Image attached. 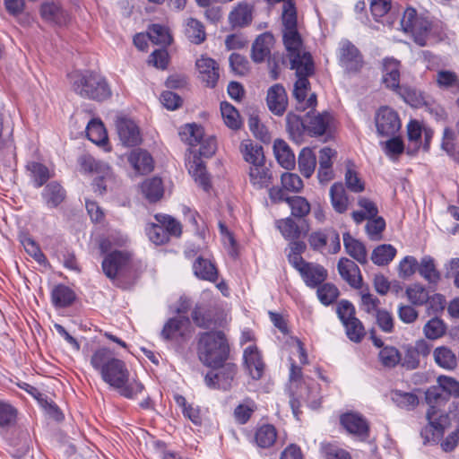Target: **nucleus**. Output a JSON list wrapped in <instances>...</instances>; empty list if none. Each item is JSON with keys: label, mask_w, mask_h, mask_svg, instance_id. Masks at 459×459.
Instances as JSON below:
<instances>
[{"label": "nucleus", "mask_w": 459, "mask_h": 459, "mask_svg": "<svg viewBox=\"0 0 459 459\" xmlns=\"http://www.w3.org/2000/svg\"><path fill=\"white\" fill-rule=\"evenodd\" d=\"M91 365L100 374L105 383L125 398L134 399L144 389L139 380L130 379L126 363L108 348L96 350L91 357Z\"/></svg>", "instance_id": "obj_1"}, {"label": "nucleus", "mask_w": 459, "mask_h": 459, "mask_svg": "<svg viewBox=\"0 0 459 459\" xmlns=\"http://www.w3.org/2000/svg\"><path fill=\"white\" fill-rule=\"evenodd\" d=\"M197 354L204 365L212 368H219L230 356V345L225 333L220 330L200 333Z\"/></svg>", "instance_id": "obj_2"}, {"label": "nucleus", "mask_w": 459, "mask_h": 459, "mask_svg": "<svg viewBox=\"0 0 459 459\" xmlns=\"http://www.w3.org/2000/svg\"><path fill=\"white\" fill-rule=\"evenodd\" d=\"M72 90L80 97L103 101L111 96V90L106 79L99 74L86 71L69 74Z\"/></svg>", "instance_id": "obj_3"}, {"label": "nucleus", "mask_w": 459, "mask_h": 459, "mask_svg": "<svg viewBox=\"0 0 459 459\" xmlns=\"http://www.w3.org/2000/svg\"><path fill=\"white\" fill-rule=\"evenodd\" d=\"M403 31L411 33L414 41L421 47L427 45L429 35L436 34L437 24H434L423 16L418 15L417 11L412 7L404 10L400 22Z\"/></svg>", "instance_id": "obj_4"}, {"label": "nucleus", "mask_w": 459, "mask_h": 459, "mask_svg": "<svg viewBox=\"0 0 459 459\" xmlns=\"http://www.w3.org/2000/svg\"><path fill=\"white\" fill-rule=\"evenodd\" d=\"M160 337L163 341L170 342L177 347L184 346L192 337L189 318L186 316L169 318L163 325Z\"/></svg>", "instance_id": "obj_5"}, {"label": "nucleus", "mask_w": 459, "mask_h": 459, "mask_svg": "<svg viewBox=\"0 0 459 459\" xmlns=\"http://www.w3.org/2000/svg\"><path fill=\"white\" fill-rule=\"evenodd\" d=\"M426 418L429 423L421 429L420 436L425 445L435 444L444 435L445 429L449 426V416L440 409L431 406L427 411Z\"/></svg>", "instance_id": "obj_6"}, {"label": "nucleus", "mask_w": 459, "mask_h": 459, "mask_svg": "<svg viewBox=\"0 0 459 459\" xmlns=\"http://www.w3.org/2000/svg\"><path fill=\"white\" fill-rule=\"evenodd\" d=\"M338 56L341 67L349 74H359L364 66L361 52L348 39L341 41Z\"/></svg>", "instance_id": "obj_7"}, {"label": "nucleus", "mask_w": 459, "mask_h": 459, "mask_svg": "<svg viewBox=\"0 0 459 459\" xmlns=\"http://www.w3.org/2000/svg\"><path fill=\"white\" fill-rule=\"evenodd\" d=\"M394 92L402 98L405 103L413 108H425L426 110L433 114L437 119L442 118L445 115V111L442 108L429 103L425 100L423 94L415 88L403 84L395 89Z\"/></svg>", "instance_id": "obj_8"}, {"label": "nucleus", "mask_w": 459, "mask_h": 459, "mask_svg": "<svg viewBox=\"0 0 459 459\" xmlns=\"http://www.w3.org/2000/svg\"><path fill=\"white\" fill-rule=\"evenodd\" d=\"M283 43L288 52L290 67L302 65L309 60L314 63L308 52H301V38L297 29L283 30Z\"/></svg>", "instance_id": "obj_9"}, {"label": "nucleus", "mask_w": 459, "mask_h": 459, "mask_svg": "<svg viewBox=\"0 0 459 459\" xmlns=\"http://www.w3.org/2000/svg\"><path fill=\"white\" fill-rule=\"evenodd\" d=\"M218 368L217 372L210 371L205 375V385L212 389L230 390L238 372L237 365L224 362Z\"/></svg>", "instance_id": "obj_10"}, {"label": "nucleus", "mask_w": 459, "mask_h": 459, "mask_svg": "<svg viewBox=\"0 0 459 459\" xmlns=\"http://www.w3.org/2000/svg\"><path fill=\"white\" fill-rule=\"evenodd\" d=\"M377 134L381 136L394 135L401 128L397 112L389 107H381L375 117Z\"/></svg>", "instance_id": "obj_11"}, {"label": "nucleus", "mask_w": 459, "mask_h": 459, "mask_svg": "<svg viewBox=\"0 0 459 459\" xmlns=\"http://www.w3.org/2000/svg\"><path fill=\"white\" fill-rule=\"evenodd\" d=\"M341 425L346 431L365 441L369 437V424L366 418L357 412H346L340 417Z\"/></svg>", "instance_id": "obj_12"}, {"label": "nucleus", "mask_w": 459, "mask_h": 459, "mask_svg": "<svg viewBox=\"0 0 459 459\" xmlns=\"http://www.w3.org/2000/svg\"><path fill=\"white\" fill-rule=\"evenodd\" d=\"M290 69L295 70L298 78L294 84L293 95L300 106L307 99V90L310 85L308 77L314 74L315 65L314 63H310L308 60L302 65L290 67Z\"/></svg>", "instance_id": "obj_13"}, {"label": "nucleus", "mask_w": 459, "mask_h": 459, "mask_svg": "<svg viewBox=\"0 0 459 459\" xmlns=\"http://www.w3.org/2000/svg\"><path fill=\"white\" fill-rule=\"evenodd\" d=\"M116 126L119 140L123 145L134 147L142 143L139 126L132 119L126 117L118 118Z\"/></svg>", "instance_id": "obj_14"}, {"label": "nucleus", "mask_w": 459, "mask_h": 459, "mask_svg": "<svg viewBox=\"0 0 459 459\" xmlns=\"http://www.w3.org/2000/svg\"><path fill=\"white\" fill-rule=\"evenodd\" d=\"M195 66L199 73V78L207 87L214 88L220 78L219 64L207 56H201L195 61Z\"/></svg>", "instance_id": "obj_15"}, {"label": "nucleus", "mask_w": 459, "mask_h": 459, "mask_svg": "<svg viewBox=\"0 0 459 459\" xmlns=\"http://www.w3.org/2000/svg\"><path fill=\"white\" fill-rule=\"evenodd\" d=\"M337 270L343 281L351 288L359 290L363 285V279L359 266L354 261L342 257L337 264Z\"/></svg>", "instance_id": "obj_16"}, {"label": "nucleus", "mask_w": 459, "mask_h": 459, "mask_svg": "<svg viewBox=\"0 0 459 459\" xmlns=\"http://www.w3.org/2000/svg\"><path fill=\"white\" fill-rule=\"evenodd\" d=\"M275 225L282 237L288 240L299 239L302 235H306L308 231L307 221H302L290 216L277 220Z\"/></svg>", "instance_id": "obj_17"}, {"label": "nucleus", "mask_w": 459, "mask_h": 459, "mask_svg": "<svg viewBox=\"0 0 459 459\" xmlns=\"http://www.w3.org/2000/svg\"><path fill=\"white\" fill-rule=\"evenodd\" d=\"M248 374L254 380H259L265 372V364L262 355L255 346H248L243 354Z\"/></svg>", "instance_id": "obj_18"}, {"label": "nucleus", "mask_w": 459, "mask_h": 459, "mask_svg": "<svg viewBox=\"0 0 459 459\" xmlns=\"http://www.w3.org/2000/svg\"><path fill=\"white\" fill-rule=\"evenodd\" d=\"M400 67V61L394 57H385L383 59L382 82L387 89L393 91L401 85Z\"/></svg>", "instance_id": "obj_19"}, {"label": "nucleus", "mask_w": 459, "mask_h": 459, "mask_svg": "<svg viewBox=\"0 0 459 459\" xmlns=\"http://www.w3.org/2000/svg\"><path fill=\"white\" fill-rule=\"evenodd\" d=\"M301 278L309 288H316L327 278V270L321 264L308 262L304 268H298Z\"/></svg>", "instance_id": "obj_20"}, {"label": "nucleus", "mask_w": 459, "mask_h": 459, "mask_svg": "<svg viewBox=\"0 0 459 459\" xmlns=\"http://www.w3.org/2000/svg\"><path fill=\"white\" fill-rule=\"evenodd\" d=\"M266 102L269 110L276 116H281L288 106V97L284 87L274 84L267 91Z\"/></svg>", "instance_id": "obj_21"}, {"label": "nucleus", "mask_w": 459, "mask_h": 459, "mask_svg": "<svg viewBox=\"0 0 459 459\" xmlns=\"http://www.w3.org/2000/svg\"><path fill=\"white\" fill-rule=\"evenodd\" d=\"M336 154V151L329 147H324L319 151L317 178L320 183L329 182L333 178V159Z\"/></svg>", "instance_id": "obj_22"}, {"label": "nucleus", "mask_w": 459, "mask_h": 459, "mask_svg": "<svg viewBox=\"0 0 459 459\" xmlns=\"http://www.w3.org/2000/svg\"><path fill=\"white\" fill-rule=\"evenodd\" d=\"M127 255L123 251H113L108 254L102 261V270L107 277L115 279L118 272L126 264Z\"/></svg>", "instance_id": "obj_23"}, {"label": "nucleus", "mask_w": 459, "mask_h": 459, "mask_svg": "<svg viewBox=\"0 0 459 459\" xmlns=\"http://www.w3.org/2000/svg\"><path fill=\"white\" fill-rule=\"evenodd\" d=\"M128 161L134 169L141 175L152 172L154 168L152 155L141 149L132 151L128 156Z\"/></svg>", "instance_id": "obj_24"}, {"label": "nucleus", "mask_w": 459, "mask_h": 459, "mask_svg": "<svg viewBox=\"0 0 459 459\" xmlns=\"http://www.w3.org/2000/svg\"><path fill=\"white\" fill-rule=\"evenodd\" d=\"M41 197L48 208H56L66 197V191L56 181H52L44 187Z\"/></svg>", "instance_id": "obj_25"}, {"label": "nucleus", "mask_w": 459, "mask_h": 459, "mask_svg": "<svg viewBox=\"0 0 459 459\" xmlns=\"http://www.w3.org/2000/svg\"><path fill=\"white\" fill-rule=\"evenodd\" d=\"M248 176L251 185L257 190L268 188L273 184V173L265 163L249 167Z\"/></svg>", "instance_id": "obj_26"}, {"label": "nucleus", "mask_w": 459, "mask_h": 459, "mask_svg": "<svg viewBox=\"0 0 459 459\" xmlns=\"http://www.w3.org/2000/svg\"><path fill=\"white\" fill-rule=\"evenodd\" d=\"M253 20V6L247 3H239L229 14V22L232 28H244Z\"/></svg>", "instance_id": "obj_27"}, {"label": "nucleus", "mask_w": 459, "mask_h": 459, "mask_svg": "<svg viewBox=\"0 0 459 459\" xmlns=\"http://www.w3.org/2000/svg\"><path fill=\"white\" fill-rule=\"evenodd\" d=\"M343 245L346 253L360 264H368V252L365 245L346 232L343 234Z\"/></svg>", "instance_id": "obj_28"}, {"label": "nucleus", "mask_w": 459, "mask_h": 459, "mask_svg": "<svg viewBox=\"0 0 459 459\" xmlns=\"http://www.w3.org/2000/svg\"><path fill=\"white\" fill-rule=\"evenodd\" d=\"M273 43V36L265 32L259 35L252 46L251 57L254 62L261 63L270 55V48Z\"/></svg>", "instance_id": "obj_29"}, {"label": "nucleus", "mask_w": 459, "mask_h": 459, "mask_svg": "<svg viewBox=\"0 0 459 459\" xmlns=\"http://www.w3.org/2000/svg\"><path fill=\"white\" fill-rule=\"evenodd\" d=\"M418 273L430 285L437 286L441 280V274L437 269L435 260L430 255H425L420 259Z\"/></svg>", "instance_id": "obj_30"}, {"label": "nucleus", "mask_w": 459, "mask_h": 459, "mask_svg": "<svg viewBox=\"0 0 459 459\" xmlns=\"http://www.w3.org/2000/svg\"><path fill=\"white\" fill-rule=\"evenodd\" d=\"M74 291L66 285L58 284L51 290V301L56 307H70L75 300Z\"/></svg>", "instance_id": "obj_31"}, {"label": "nucleus", "mask_w": 459, "mask_h": 459, "mask_svg": "<svg viewBox=\"0 0 459 459\" xmlns=\"http://www.w3.org/2000/svg\"><path fill=\"white\" fill-rule=\"evenodd\" d=\"M331 204L338 213H344L348 210L349 197L342 182L333 183L329 191Z\"/></svg>", "instance_id": "obj_32"}, {"label": "nucleus", "mask_w": 459, "mask_h": 459, "mask_svg": "<svg viewBox=\"0 0 459 459\" xmlns=\"http://www.w3.org/2000/svg\"><path fill=\"white\" fill-rule=\"evenodd\" d=\"M331 116L329 113L325 112L317 115L307 114V132L312 136L323 135L330 123Z\"/></svg>", "instance_id": "obj_33"}, {"label": "nucleus", "mask_w": 459, "mask_h": 459, "mask_svg": "<svg viewBox=\"0 0 459 459\" xmlns=\"http://www.w3.org/2000/svg\"><path fill=\"white\" fill-rule=\"evenodd\" d=\"M273 152L278 163L282 168L291 169L295 167V155L285 141L275 140Z\"/></svg>", "instance_id": "obj_34"}, {"label": "nucleus", "mask_w": 459, "mask_h": 459, "mask_svg": "<svg viewBox=\"0 0 459 459\" xmlns=\"http://www.w3.org/2000/svg\"><path fill=\"white\" fill-rule=\"evenodd\" d=\"M195 275L202 280L215 282L218 279V271L213 263L199 256L193 264Z\"/></svg>", "instance_id": "obj_35"}, {"label": "nucleus", "mask_w": 459, "mask_h": 459, "mask_svg": "<svg viewBox=\"0 0 459 459\" xmlns=\"http://www.w3.org/2000/svg\"><path fill=\"white\" fill-rule=\"evenodd\" d=\"M286 128L290 138L297 143L302 142L307 125L301 117L296 114L289 113L286 117Z\"/></svg>", "instance_id": "obj_36"}, {"label": "nucleus", "mask_w": 459, "mask_h": 459, "mask_svg": "<svg viewBox=\"0 0 459 459\" xmlns=\"http://www.w3.org/2000/svg\"><path fill=\"white\" fill-rule=\"evenodd\" d=\"M241 152L244 160L250 164V167L265 163L264 150L260 144L253 143H244L241 145Z\"/></svg>", "instance_id": "obj_37"}, {"label": "nucleus", "mask_w": 459, "mask_h": 459, "mask_svg": "<svg viewBox=\"0 0 459 459\" xmlns=\"http://www.w3.org/2000/svg\"><path fill=\"white\" fill-rule=\"evenodd\" d=\"M287 204L290 209L292 218L307 221L306 217L309 214L311 206L308 201L299 195L290 196Z\"/></svg>", "instance_id": "obj_38"}, {"label": "nucleus", "mask_w": 459, "mask_h": 459, "mask_svg": "<svg viewBox=\"0 0 459 459\" xmlns=\"http://www.w3.org/2000/svg\"><path fill=\"white\" fill-rule=\"evenodd\" d=\"M188 171L195 178V182L198 183L204 191H209L211 188L210 178L200 158H195L193 161L189 163Z\"/></svg>", "instance_id": "obj_39"}, {"label": "nucleus", "mask_w": 459, "mask_h": 459, "mask_svg": "<svg viewBox=\"0 0 459 459\" xmlns=\"http://www.w3.org/2000/svg\"><path fill=\"white\" fill-rule=\"evenodd\" d=\"M436 82L440 89L459 94V77L456 73L450 70H439L437 73Z\"/></svg>", "instance_id": "obj_40"}, {"label": "nucleus", "mask_w": 459, "mask_h": 459, "mask_svg": "<svg viewBox=\"0 0 459 459\" xmlns=\"http://www.w3.org/2000/svg\"><path fill=\"white\" fill-rule=\"evenodd\" d=\"M277 431L273 425L264 424L259 427L255 434V441L259 447L269 448L276 441Z\"/></svg>", "instance_id": "obj_41"}, {"label": "nucleus", "mask_w": 459, "mask_h": 459, "mask_svg": "<svg viewBox=\"0 0 459 459\" xmlns=\"http://www.w3.org/2000/svg\"><path fill=\"white\" fill-rule=\"evenodd\" d=\"M185 34L191 43L199 45L206 39V33L203 23L195 19L189 18L186 23Z\"/></svg>", "instance_id": "obj_42"}, {"label": "nucleus", "mask_w": 459, "mask_h": 459, "mask_svg": "<svg viewBox=\"0 0 459 459\" xmlns=\"http://www.w3.org/2000/svg\"><path fill=\"white\" fill-rule=\"evenodd\" d=\"M141 188L146 199L152 203L160 200L164 192L161 179L156 177L144 180Z\"/></svg>", "instance_id": "obj_43"}, {"label": "nucleus", "mask_w": 459, "mask_h": 459, "mask_svg": "<svg viewBox=\"0 0 459 459\" xmlns=\"http://www.w3.org/2000/svg\"><path fill=\"white\" fill-rule=\"evenodd\" d=\"M181 140L191 146L198 145L204 136L203 126L196 124H187L179 131Z\"/></svg>", "instance_id": "obj_44"}, {"label": "nucleus", "mask_w": 459, "mask_h": 459, "mask_svg": "<svg viewBox=\"0 0 459 459\" xmlns=\"http://www.w3.org/2000/svg\"><path fill=\"white\" fill-rule=\"evenodd\" d=\"M396 255V249L390 244H383L377 246L372 252L371 260L378 265L384 266L393 261Z\"/></svg>", "instance_id": "obj_45"}, {"label": "nucleus", "mask_w": 459, "mask_h": 459, "mask_svg": "<svg viewBox=\"0 0 459 459\" xmlns=\"http://www.w3.org/2000/svg\"><path fill=\"white\" fill-rule=\"evenodd\" d=\"M88 139L97 145H103L108 141V135L103 123L98 119H91L86 127Z\"/></svg>", "instance_id": "obj_46"}, {"label": "nucleus", "mask_w": 459, "mask_h": 459, "mask_svg": "<svg viewBox=\"0 0 459 459\" xmlns=\"http://www.w3.org/2000/svg\"><path fill=\"white\" fill-rule=\"evenodd\" d=\"M27 169L36 188L41 187L50 178L49 169L42 163L30 162L27 165Z\"/></svg>", "instance_id": "obj_47"}, {"label": "nucleus", "mask_w": 459, "mask_h": 459, "mask_svg": "<svg viewBox=\"0 0 459 459\" xmlns=\"http://www.w3.org/2000/svg\"><path fill=\"white\" fill-rule=\"evenodd\" d=\"M316 165V157L309 148H303L299 155V167L305 178H309L314 173Z\"/></svg>", "instance_id": "obj_48"}, {"label": "nucleus", "mask_w": 459, "mask_h": 459, "mask_svg": "<svg viewBox=\"0 0 459 459\" xmlns=\"http://www.w3.org/2000/svg\"><path fill=\"white\" fill-rule=\"evenodd\" d=\"M409 146L407 152L414 154L421 145V136L424 129L421 125L416 121H411L407 126Z\"/></svg>", "instance_id": "obj_49"}, {"label": "nucleus", "mask_w": 459, "mask_h": 459, "mask_svg": "<svg viewBox=\"0 0 459 459\" xmlns=\"http://www.w3.org/2000/svg\"><path fill=\"white\" fill-rule=\"evenodd\" d=\"M433 355L437 364L444 368L453 369L457 365L455 353L446 347L436 348Z\"/></svg>", "instance_id": "obj_50"}, {"label": "nucleus", "mask_w": 459, "mask_h": 459, "mask_svg": "<svg viewBox=\"0 0 459 459\" xmlns=\"http://www.w3.org/2000/svg\"><path fill=\"white\" fill-rule=\"evenodd\" d=\"M406 296L409 301L414 306H423L429 299V291L420 283H414L407 287Z\"/></svg>", "instance_id": "obj_51"}, {"label": "nucleus", "mask_w": 459, "mask_h": 459, "mask_svg": "<svg viewBox=\"0 0 459 459\" xmlns=\"http://www.w3.org/2000/svg\"><path fill=\"white\" fill-rule=\"evenodd\" d=\"M191 316L195 325L200 328L208 329L214 324L212 311L202 305L194 307Z\"/></svg>", "instance_id": "obj_52"}, {"label": "nucleus", "mask_w": 459, "mask_h": 459, "mask_svg": "<svg viewBox=\"0 0 459 459\" xmlns=\"http://www.w3.org/2000/svg\"><path fill=\"white\" fill-rule=\"evenodd\" d=\"M147 33L149 39L154 44L166 47L171 43L172 38L165 26L152 24L149 27Z\"/></svg>", "instance_id": "obj_53"}, {"label": "nucleus", "mask_w": 459, "mask_h": 459, "mask_svg": "<svg viewBox=\"0 0 459 459\" xmlns=\"http://www.w3.org/2000/svg\"><path fill=\"white\" fill-rule=\"evenodd\" d=\"M392 401L400 408L413 410L419 404L418 396L412 393L395 390L392 393Z\"/></svg>", "instance_id": "obj_54"}, {"label": "nucleus", "mask_w": 459, "mask_h": 459, "mask_svg": "<svg viewBox=\"0 0 459 459\" xmlns=\"http://www.w3.org/2000/svg\"><path fill=\"white\" fill-rule=\"evenodd\" d=\"M345 327L347 337L353 342H360L366 335V330L362 322L357 318H351L342 324Z\"/></svg>", "instance_id": "obj_55"}, {"label": "nucleus", "mask_w": 459, "mask_h": 459, "mask_svg": "<svg viewBox=\"0 0 459 459\" xmlns=\"http://www.w3.org/2000/svg\"><path fill=\"white\" fill-rule=\"evenodd\" d=\"M316 293L318 299L325 306L334 303L340 295L338 288L330 282L319 285Z\"/></svg>", "instance_id": "obj_56"}, {"label": "nucleus", "mask_w": 459, "mask_h": 459, "mask_svg": "<svg viewBox=\"0 0 459 459\" xmlns=\"http://www.w3.org/2000/svg\"><path fill=\"white\" fill-rule=\"evenodd\" d=\"M221 111L223 120L227 126L237 130L241 126V120L238 111L229 102H221Z\"/></svg>", "instance_id": "obj_57"}, {"label": "nucleus", "mask_w": 459, "mask_h": 459, "mask_svg": "<svg viewBox=\"0 0 459 459\" xmlns=\"http://www.w3.org/2000/svg\"><path fill=\"white\" fill-rule=\"evenodd\" d=\"M346 187L353 193H361L365 189V183L359 176V173L352 168V164L347 165L344 175Z\"/></svg>", "instance_id": "obj_58"}, {"label": "nucleus", "mask_w": 459, "mask_h": 459, "mask_svg": "<svg viewBox=\"0 0 459 459\" xmlns=\"http://www.w3.org/2000/svg\"><path fill=\"white\" fill-rule=\"evenodd\" d=\"M381 364L385 368H394L402 360L399 351L393 346L383 347L378 354Z\"/></svg>", "instance_id": "obj_59"}, {"label": "nucleus", "mask_w": 459, "mask_h": 459, "mask_svg": "<svg viewBox=\"0 0 459 459\" xmlns=\"http://www.w3.org/2000/svg\"><path fill=\"white\" fill-rule=\"evenodd\" d=\"M256 410L255 403L250 400H246L243 403L238 404L234 410V418L238 424H246Z\"/></svg>", "instance_id": "obj_60"}, {"label": "nucleus", "mask_w": 459, "mask_h": 459, "mask_svg": "<svg viewBox=\"0 0 459 459\" xmlns=\"http://www.w3.org/2000/svg\"><path fill=\"white\" fill-rule=\"evenodd\" d=\"M306 395L300 394L301 399L313 410H316L321 405V395L319 393V385L316 383L306 385Z\"/></svg>", "instance_id": "obj_61"}, {"label": "nucleus", "mask_w": 459, "mask_h": 459, "mask_svg": "<svg viewBox=\"0 0 459 459\" xmlns=\"http://www.w3.org/2000/svg\"><path fill=\"white\" fill-rule=\"evenodd\" d=\"M155 220L165 227L166 234H168L169 238V236L179 237L181 235V224L171 216L167 214H156Z\"/></svg>", "instance_id": "obj_62"}, {"label": "nucleus", "mask_w": 459, "mask_h": 459, "mask_svg": "<svg viewBox=\"0 0 459 459\" xmlns=\"http://www.w3.org/2000/svg\"><path fill=\"white\" fill-rule=\"evenodd\" d=\"M392 0H370V12L374 20L385 23L382 18L391 10Z\"/></svg>", "instance_id": "obj_63"}, {"label": "nucleus", "mask_w": 459, "mask_h": 459, "mask_svg": "<svg viewBox=\"0 0 459 459\" xmlns=\"http://www.w3.org/2000/svg\"><path fill=\"white\" fill-rule=\"evenodd\" d=\"M40 13L43 19L61 23L64 17L63 10L55 3H45L41 5Z\"/></svg>", "instance_id": "obj_64"}]
</instances>
